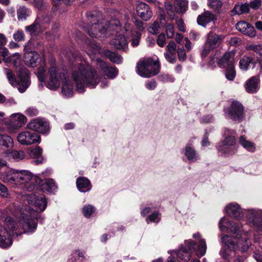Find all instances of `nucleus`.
I'll list each match as a JSON object with an SVG mask.
<instances>
[{
  "mask_svg": "<svg viewBox=\"0 0 262 262\" xmlns=\"http://www.w3.org/2000/svg\"><path fill=\"white\" fill-rule=\"evenodd\" d=\"M10 157L15 160H23L25 158V154L23 151L13 150L10 152Z\"/></svg>",
  "mask_w": 262,
  "mask_h": 262,
  "instance_id": "obj_47",
  "label": "nucleus"
},
{
  "mask_svg": "<svg viewBox=\"0 0 262 262\" xmlns=\"http://www.w3.org/2000/svg\"><path fill=\"white\" fill-rule=\"evenodd\" d=\"M62 94L67 97H71L73 94V86L69 80L65 79L62 87Z\"/></svg>",
  "mask_w": 262,
  "mask_h": 262,
  "instance_id": "obj_36",
  "label": "nucleus"
},
{
  "mask_svg": "<svg viewBox=\"0 0 262 262\" xmlns=\"http://www.w3.org/2000/svg\"><path fill=\"white\" fill-rule=\"evenodd\" d=\"M216 20V15L212 12L207 10L198 16L197 23L200 26L206 27L208 24L211 22L214 23Z\"/></svg>",
  "mask_w": 262,
  "mask_h": 262,
  "instance_id": "obj_16",
  "label": "nucleus"
},
{
  "mask_svg": "<svg viewBox=\"0 0 262 262\" xmlns=\"http://www.w3.org/2000/svg\"><path fill=\"white\" fill-rule=\"evenodd\" d=\"M225 69H226L225 72L226 78L230 81L233 80L236 75L235 66H233Z\"/></svg>",
  "mask_w": 262,
  "mask_h": 262,
  "instance_id": "obj_45",
  "label": "nucleus"
},
{
  "mask_svg": "<svg viewBox=\"0 0 262 262\" xmlns=\"http://www.w3.org/2000/svg\"><path fill=\"white\" fill-rule=\"evenodd\" d=\"M108 28V22L105 19H102L98 23H94L91 26H88L86 31L92 37H100L106 32Z\"/></svg>",
  "mask_w": 262,
  "mask_h": 262,
  "instance_id": "obj_8",
  "label": "nucleus"
},
{
  "mask_svg": "<svg viewBox=\"0 0 262 262\" xmlns=\"http://www.w3.org/2000/svg\"><path fill=\"white\" fill-rule=\"evenodd\" d=\"M95 211V208L94 206L88 205L85 206L83 208L82 212L84 215L86 217H89L91 215V214Z\"/></svg>",
  "mask_w": 262,
  "mask_h": 262,
  "instance_id": "obj_49",
  "label": "nucleus"
},
{
  "mask_svg": "<svg viewBox=\"0 0 262 262\" xmlns=\"http://www.w3.org/2000/svg\"><path fill=\"white\" fill-rule=\"evenodd\" d=\"M104 54L113 62L119 63L121 61V57L115 52L107 50L104 52Z\"/></svg>",
  "mask_w": 262,
  "mask_h": 262,
  "instance_id": "obj_42",
  "label": "nucleus"
},
{
  "mask_svg": "<svg viewBox=\"0 0 262 262\" xmlns=\"http://www.w3.org/2000/svg\"><path fill=\"white\" fill-rule=\"evenodd\" d=\"M26 30L31 35H36L40 30V25L35 20L32 25L26 27Z\"/></svg>",
  "mask_w": 262,
  "mask_h": 262,
  "instance_id": "obj_43",
  "label": "nucleus"
},
{
  "mask_svg": "<svg viewBox=\"0 0 262 262\" xmlns=\"http://www.w3.org/2000/svg\"><path fill=\"white\" fill-rule=\"evenodd\" d=\"M46 69L44 66H40L36 72V75L40 81H44L45 79V73Z\"/></svg>",
  "mask_w": 262,
  "mask_h": 262,
  "instance_id": "obj_51",
  "label": "nucleus"
},
{
  "mask_svg": "<svg viewBox=\"0 0 262 262\" xmlns=\"http://www.w3.org/2000/svg\"><path fill=\"white\" fill-rule=\"evenodd\" d=\"M235 53L233 51L226 52L219 60L218 65L222 69L234 66Z\"/></svg>",
  "mask_w": 262,
  "mask_h": 262,
  "instance_id": "obj_19",
  "label": "nucleus"
},
{
  "mask_svg": "<svg viewBox=\"0 0 262 262\" xmlns=\"http://www.w3.org/2000/svg\"><path fill=\"white\" fill-rule=\"evenodd\" d=\"M24 61L26 64L32 68L36 66L39 55L34 51L26 52L24 55Z\"/></svg>",
  "mask_w": 262,
  "mask_h": 262,
  "instance_id": "obj_26",
  "label": "nucleus"
},
{
  "mask_svg": "<svg viewBox=\"0 0 262 262\" xmlns=\"http://www.w3.org/2000/svg\"><path fill=\"white\" fill-rule=\"evenodd\" d=\"M71 77L79 93L83 92L85 86L95 88L100 81L96 70L85 60L79 58L75 59L71 71Z\"/></svg>",
  "mask_w": 262,
  "mask_h": 262,
  "instance_id": "obj_1",
  "label": "nucleus"
},
{
  "mask_svg": "<svg viewBox=\"0 0 262 262\" xmlns=\"http://www.w3.org/2000/svg\"><path fill=\"white\" fill-rule=\"evenodd\" d=\"M248 221L251 226L262 234V219L257 212L253 210H249Z\"/></svg>",
  "mask_w": 262,
  "mask_h": 262,
  "instance_id": "obj_15",
  "label": "nucleus"
},
{
  "mask_svg": "<svg viewBox=\"0 0 262 262\" xmlns=\"http://www.w3.org/2000/svg\"><path fill=\"white\" fill-rule=\"evenodd\" d=\"M157 43L160 47H163L165 43V36L163 33L160 34L157 39Z\"/></svg>",
  "mask_w": 262,
  "mask_h": 262,
  "instance_id": "obj_64",
  "label": "nucleus"
},
{
  "mask_svg": "<svg viewBox=\"0 0 262 262\" xmlns=\"http://www.w3.org/2000/svg\"><path fill=\"white\" fill-rule=\"evenodd\" d=\"M15 213L16 211L13 213L14 217L7 216L5 219L4 229L12 233L13 235L18 236L23 234V232L20 230L18 221L15 216Z\"/></svg>",
  "mask_w": 262,
  "mask_h": 262,
  "instance_id": "obj_11",
  "label": "nucleus"
},
{
  "mask_svg": "<svg viewBox=\"0 0 262 262\" xmlns=\"http://www.w3.org/2000/svg\"><path fill=\"white\" fill-rule=\"evenodd\" d=\"M41 189L43 191L51 193L56 190L57 186L53 179H46L42 181Z\"/></svg>",
  "mask_w": 262,
  "mask_h": 262,
  "instance_id": "obj_31",
  "label": "nucleus"
},
{
  "mask_svg": "<svg viewBox=\"0 0 262 262\" xmlns=\"http://www.w3.org/2000/svg\"><path fill=\"white\" fill-rule=\"evenodd\" d=\"M24 33L21 31H18L13 34V38L15 41H20L24 40Z\"/></svg>",
  "mask_w": 262,
  "mask_h": 262,
  "instance_id": "obj_62",
  "label": "nucleus"
},
{
  "mask_svg": "<svg viewBox=\"0 0 262 262\" xmlns=\"http://www.w3.org/2000/svg\"><path fill=\"white\" fill-rule=\"evenodd\" d=\"M235 144V138L233 136L227 137L219 146V150L223 152H229V149Z\"/></svg>",
  "mask_w": 262,
  "mask_h": 262,
  "instance_id": "obj_29",
  "label": "nucleus"
},
{
  "mask_svg": "<svg viewBox=\"0 0 262 262\" xmlns=\"http://www.w3.org/2000/svg\"><path fill=\"white\" fill-rule=\"evenodd\" d=\"M11 235H13L4 227L0 226V246L3 248H6L10 246L12 243Z\"/></svg>",
  "mask_w": 262,
  "mask_h": 262,
  "instance_id": "obj_23",
  "label": "nucleus"
},
{
  "mask_svg": "<svg viewBox=\"0 0 262 262\" xmlns=\"http://www.w3.org/2000/svg\"><path fill=\"white\" fill-rule=\"evenodd\" d=\"M33 5L35 8L38 10H41L44 8L46 3L43 0H33Z\"/></svg>",
  "mask_w": 262,
  "mask_h": 262,
  "instance_id": "obj_58",
  "label": "nucleus"
},
{
  "mask_svg": "<svg viewBox=\"0 0 262 262\" xmlns=\"http://www.w3.org/2000/svg\"><path fill=\"white\" fill-rule=\"evenodd\" d=\"M0 55L3 57V60L5 62H8V58L10 56L8 49L5 46L0 48Z\"/></svg>",
  "mask_w": 262,
  "mask_h": 262,
  "instance_id": "obj_54",
  "label": "nucleus"
},
{
  "mask_svg": "<svg viewBox=\"0 0 262 262\" xmlns=\"http://www.w3.org/2000/svg\"><path fill=\"white\" fill-rule=\"evenodd\" d=\"M42 153V149L39 146H35L34 148L30 149V155L34 158H38L36 160V163H41L43 161V158L41 156Z\"/></svg>",
  "mask_w": 262,
  "mask_h": 262,
  "instance_id": "obj_34",
  "label": "nucleus"
},
{
  "mask_svg": "<svg viewBox=\"0 0 262 262\" xmlns=\"http://www.w3.org/2000/svg\"><path fill=\"white\" fill-rule=\"evenodd\" d=\"M249 9L250 6L249 4L247 3L241 4H238L235 5L231 12L233 15H240L248 13Z\"/></svg>",
  "mask_w": 262,
  "mask_h": 262,
  "instance_id": "obj_32",
  "label": "nucleus"
},
{
  "mask_svg": "<svg viewBox=\"0 0 262 262\" xmlns=\"http://www.w3.org/2000/svg\"><path fill=\"white\" fill-rule=\"evenodd\" d=\"M138 15L144 20H148L152 16L149 7L144 3H139L136 7Z\"/></svg>",
  "mask_w": 262,
  "mask_h": 262,
  "instance_id": "obj_21",
  "label": "nucleus"
},
{
  "mask_svg": "<svg viewBox=\"0 0 262 262\" xmlns=\"http://www.w3.org/2000/svg\"><path fill=\"white\" fill-rule=\"evenodd\" d=\"M27 121V118L23 114L16 113L11 116V122L16 128L21 127Z\"/></svg>",
  "mask_w": 262,
  "mask_h": 262,
  "instance_id": "obj_27",
  "label": "nucleus"
},
{
  "mask_svg": "<svg viewBox=\"0 0 262 262\" xmlns=\"http://www.w3.org/2000/svg\"><path fill=\"white\" fill-rule=\"evenodd\" d=\"M259 81L258 76H254L250 78L245 84L246 91L249 93L256 92L258 89Z\"/></svg>",
  "mask_w": 262,
  "mask_h": 262,
  "instance_id": "obj_25",
  "label": "nucleus"
},
{
  "mask_svg": "<svg viewBox=\"0 0 262 262\" xmlns=\"http://www.w3.org/2000/svg\"><path fill=\"white\" fill-rule=\"evenodd\" d=\"M160 220V214L158 212H155L150 215L147 219L146 221L148 223V221L151 222L158 223Z\"/></svg>",
  "mask_w": 262,
  "mask_h": 262,
  "instance_id": "obj_52",
  "label": "nucleus"
},
{
  "mask_svg": "<svg viewBox=\"0 0 262 262\" xmlns=\"http://www.w3.org/2000/svg\"><path fill=\"white\" fill-rule=\"evenodd\" d=\"M147 61H150L149 71L151 72V76L158 74L160 70V64L158 60H154L152 58H147Z\"/></svg>",
  "mask_w": 262,
  "mask_h": 262,
  "instance_id": "obj_37",
  "label": "nucleus"
},
{
  "mask_svg": "<svg viewBox=\"0 0 262 262\" xmlns=\"http://www.w3.org/2000/svg\"><path fill=\"white\" fill-rule=\"evenodd\" d=\"M76 185L78 190L82 192L89 191L92 187L90 181L84 177H80L77 179Z\"/></svg>",
  "mask_w": 262,
  "mask_h": 262,
  "instance_id": "obj_28",
  "label": "nucleus"
},
{
  "mask_svg": "<svg viewBox=\"0 0 262 262\" xmlns=\"http://www.w3.org/2000/svg\"><path fill=\"white\" fill-rule=\"evenodd\" d=\"M30 11L24 6L19 7L17 10V14L19 20H24L30 14Z\"/></svg>",
  "mask_w": 262,
  "mask_h": 262,
  "instance_id": "obj_41",
  "label": "nucleus"
},
{
  "mask_svg": "<svg viewBox=\"0 0 262 262\" xmlns=\"http://www.w3.org/2000/svg\"><path fill=\"white\" fill-rule=\"evenodd\" d=\"M191 144H188L185 149V155L189 160L194 161L197 156L195 150L191 147Z\"/></svg>",
  "mask_w": 262,
  "mask_h": 262,
  "instance_id": "obj_38",
  "label": "nucleus"
},
{
  "mask_svg": "<svg viewBox=\"0 0 262 262\" xmlns=\"http://www.w3.org/2000/svg\"><path fill=\"white\" fill-rule=\"evenodd\" d=\"M141 34L138 32H136V35L133 38L132 40V45L133 47H135L138 46L140 39Z\"/></svg>",
  "mask_w": 262,
  "mask_h": 262,
  "instance_id": "obj_63",
  "label": "nucleus"
},
{
  "mask_svg": "<svg viewBox=\"0 0 262 262\" xmlns=\"http://www.w3.org/2000/svg\"><path fill=\"white\" fill-rule=\"evenodd\" d=\"M176 53L165 52L164 54L166 59L171 63H174L176 61Z\"/></svg>",
  "mask_w": 262,
  "mask_h": 262,
  "instance_id": "obj_56",
  "label": "nucleus"
},
{
  "mask_svg": "<svg viewBox=\"0 0 262 262\" xmlns=\"http://www.w3.org/2000/svg\"><path fill=\"white\" fill-rule=\"evenodd\" d=\"M18 142L23 145H29L40 143V136L37 133L25 130L18 134L17 137Z\"/></svg>",
  "mask_w": 262,
  "mask_h": 262,
  "instance_id": "obj_9",
  "label": "nucleus"
},
{
  "mask_svg": "<svg viewBox=\"0 0 262 262\" xmlns=\"http://www.w3.org/2000/svg\"><path fill=\"white\" fill-rule=\"evenodd\" d=\"M0 179L4 182L15 185H21L30 182L31 184H39L40 179L34 176L27 170L8 169L1 172Z\"/></svg>",
  "mask_w": 262,
  "mask_h": 262,
  "instance_id": "obj_2",
  "label": "nucleus"
},
{
  "mask_svg": "<svg viewBox=\"0 0 262 262\" xmlns=\"http://www.w3.org/2000/svg\"><path fill=\"white\" fill-rule=\"evenodd\" d=\"M252 58L251 57L245 56L239 61V67L243 70H247L249 64L252 62Z\"/></svg>",
  "mask_w": 262,
  "mask_h": 262,
  "instance_id": "obj_44",
  "label": "nucleus"
},
{
  "mask_svg": "<svg viewBox=\"0 0 262 262\" xmlns=\"http://www.w3.org/2000/svg\"><path fill=\"white\" fill-rule=\"evenodd\" d=\"M206 245L204 239H201L199 242L198 254L200 256L204 255L206 253Z\"/></svg>",
  "mask_w": 262,
  "mask_h": 262,
  "instance_id": "obj_50",
  "label": "nucleus"
},
{
  "mask_svg": "<svg viewBox=\"0 0 262 262\" xmlns=\"http://www.w3.org/2000/svg\"><path fill=\"white\" fill-rule=\"evenodd\" d=\"M225 38L223 35H218L213 32H209L206 36V40L201 51L202 58H205L214 49L218 48Z\"/></svg>",
  "mask_w": 262,
  "mask_h": 262,
  "instance_id": "obj_7",
  "label": "nucleus"
},
{
  "mask_svg": "<svg viewBox=\"0 0 262 262\" xmlns=\"http://www.w3.org/2000/svg\"><path fill=\"white\" fill-rule=\"evenodd\" d=\"M178 58L180 61H184L186 58V54L183 48H178L177 50Z\"/></svg>",
  "mask_w": 262,
  "mask_h": 262,
  "instance_id": "obj_61",
  "label": "nucleus"
},
{
  "mask_svg": "<svg viewBox=\"0 0 262 262\" xmlns=\"http://www.w3.org/2000/svg\"><path fill=\"white\" fill-rule=\"evenodd\" d=\"M243 110L241 103L233 101L226 113L229 118L235 121H240L243 118Z\"/></svg>",
  "mask_w": 262,
  "mask_h": 262,
  "instance_id": "obj_13",
  "label": "nucleus"
},
{
  "mask_svg": "<svg viewBox=\"0 0 262 262\" xmlns=\"http://www.w3.org/2000/svg\"><path fill=\"white\" fill-rule=\"evenodd\" d=\"M166 33L167 37L172 38L174 35V28L173 25L168 24L166 26Z\"/></svg>",
  "mask_w": 262,
  "mask_h": 262,
  "instance_id": "obj_53",
  "label": "nucleus"
},
{
  "mask_svg": "<svg viewBox=\"0 0 262 262\" xmlns=\"http://www.w3.org/2000/svg\"><path fill=\"white\" fill-rule=\"evenodd\" d=\"M239 141L243 147L249 151L254 152L255 150V145L254 143L247 140L245 136H241Z\"/></svg>",
  "mask_w": 262,
  "mask_h": 262,
  "instance_id": "obj_35",
  "label": "nucleus"
},
{
  "mask_svg": "<svg viewBox=\"0 0 262 262\" xmlns=\"http://www.w3.org/2000/svg\"><path fill=\"white\" fill-rule=\"evenodd\" d=\"M208 6L219 14L225 13L231 8L229 3L223 4L221 0L210 1L208 2Z\"/></svg>",
  "mask_w": 262,
  "mask_h": 262,
  "instance_id": "obj_18",
  "label": "nucleus"
},
{
  "mask_svg": "<svg viewBox=\"0 0 262 262\" xmlns=\"http://www.w3.org/2000/svg\"><path fill=\"white\" fill-rule=\"evenodd\" d=\"M15 216L18 220L20 230L24 233L33 232L37 227V223L34 219H38L39 215L35 214V217L27 209L21 208L16 210Z\"/></svg>",
  "mask_w": 262,
  "mask_h": 262,
  "instance_id": "obj_5",
  "label": "nucleus"
},
{
  "mask_svg": "<svg viewBox=\"0 0 262 262\" xmlns=\"http://www.w3.org/2000/svg\"><path fill=\"white\" fill-rule=\"evenodd\" d=\"M29 206L26 207L30 213L35 217V214L39 215V213L43 211L46 208L47 202L43 194L31 193L27 196Z\"/></svg>",
  "mask_w": 262,
  "mask_h": 262,
  "instance_id": "obj_6",
  "label": "nucleus"
},
{
  "mask_svg": "<svg viewBox=\"0 0 262 262\" xmlns=\"http://www.w3.org/2000/svg\"><path fill=\"white\" fill-rule=\"evenodd\" d=\"M8 63L12 62L15 67H19L20 63V55L18 53H14L8 58Z\"/></svg>",
  "mask_w": 262,
  "mask_h": 262,
  "instance_id": "obj_46",
  "label": "nucleus"
},
{
  "mask_svg": "<svg viewBox=\"0 0 262 262\" xmlns=\"http://www.w3.org/2000/svg\"><path fill=\"white\" fill-rule=\"evenodd\" d=\"M174 9L179 13H183L186 10L187 4L182 0H176L174 3Z\"/></svg>",
  "mask_w": 262,
  "mask_h": 262,
  "instance_id": "obj_40",
  "label": "nucleus"
},
{
  "mask_svg": "<svg viewBox=\"0 0 262 262\" xmlns=\"http://www.w3.org/2000/svg\"><path fill=\"white\" fill-rule=\"evenodd\" d=\"M49 73L50 76L47 86L52 90L58 88L60 86V80L65 78L64 73L59 72L57 68L54 66L51 67Z\"/></svg>",
  "mask_w": 262,
  "mask_h": 262,
  "instance_id": "obj_10",
  "label": "nucleus"
},
{
  "mask_svg": "<svg viewBox=\"0 0 262 262\" xmlns=\"http://www.w3.org/2000/svg\"><path fill=\"white\" fill-rule=\"evenodd\" d=\"M96 64L101 72L110 78H114L118 75V71L115 67L110 66L99 58L96 59Z\"/></svg>",
  "mask_w": 262,
  "mask_h": 262,
  "instance_id": "obj_14",
  "label": "nucleus"
},
{
  "mask_svg": "<svg viewBox=\"0 0 262 262\" xmlns=\"http://www.w3.org/2000/svg\"><path fill=\"white\" fill-rule=\"evenodd\" d=\"M236 29L241 33L250 37H254L256 35L254 27L244 21L238 22L236 25Z\"/></svg>",
  "mask_w": 262,
  "mask_h": 262,
  "instance_id": "obj_22",
  "label": "nucleus"
},
{
  "mask_svg": "<svg viewBox=\"0 0 262 262\" xmlns=\"http://www.w3.org/2000/svg\"><path fill=\"white\" fill-rule=\"evenodd\" d=\"M226 213L231 217L239 219L243 216L242 209L237 204H230L225 208Z\"/></svg>",
  "mask_w": 262,
  "mask_h": 262,
  "instance_id": "obj_24",
  "label": "nucleus"
},
{
  "mask_svg": "<svg viewBox=\"0 0 262 262\" xmlns=\"http://www.w3.org/2000/svg\"><path fill=\"white\" fill-rule=\"evenodd\" d=\"M176 45L173 41H170L167 47H166V52L168 53H176Z\"/></svg>",
  "mask_w": 262,
  "mask_h": 262,
  "instance_id": "obj_60",
  "label": "nucleus"
},
{
  "mask_svg": "<svg viewBox=\"0 0 262 262\" xmlns=\"http://www.w3.org/2000/svg\"><path fill=\"white\" fill-rule=\"evenodd\" d=\"M247 49L252 51L260 55L261 54V52L262 51V48L259 45H250L248 46Z\"/></svg>",
  "mask_w": 262,
  "mask_h": 262,
  "instance_id": "obj_55",
  "label": "nucleus"
},
{
  "mask_svg": "<svg viewBox=\"0 0 262 262\" xmlns=\"http://www.w3.org/2000/svg\"><path fill=\"white\" fill-rule=\"evenodd\" d=\"M177 256L180 259L188 261L191 257V252L185 248L181 247L177 252Z\"/></svg>",
  "mask_w": 262,
  "mask_h": 262,
  "instance_id": "obj_39",
  "label": "nucleus"
},
{
  "mask_svg": "<svg viewBox=\"0 0 262 262\" xmlns=\"http://www.w3.org/2000/svg\"><path fill=\"white\" fill-rule=\"evenodd\" d=\"M219 228L222 231H224L225 229H229L232 232L236 233L238 231H240L241 226L237 223H233L229 221L227 219L223 217L219 222Z\"/></svg>",
  "mask_w": 262,
  "mask_h": 262,
  "instance_id": "obj_20",
  "label": "nucleus"
},
{
  "mask_svg": "<svg viewBox=\"0 0 262 262\" xmlns=\"http://www.w3.org/2000/svg\"><path fill=\"white\" fill-rule=\"evenodd\" d=\"M165 9L168 15L171 17V19H173L174 17V13L172 11V5L169 3H165Z\"/></svg>",
  "mask_w": 262,
  "mask_h": 262,
  "instance_id": "obj_59",
  "label": "nucleus"
},
{
  "mask_svg": "<svg viewBox=\"0 0 262 262\" xmlns=\"http://www.w3.org/2000/svg\"><path fill=\"white\" fill-rule=\"evenodd\" d=\"M147 61V59L140 60L137 64V73L141 76L146 78L151 77V72L149 71L150 65L151 62Z\"/></svg>",
  "mask_w": 262,
  "mask_h": 262,
  "instance_id": "obj_17",
  "label": "nucleus"
},
{
  "mask_svg": "<svg viewBox=\"0 0 262 262\" xmlns=\"http://www.w3.org/2000/svg\"><path fill=\"white\" fill-rule=\"evenodd\" d=\"M224 247L221 251V255L224 259H228L233 256L239 250L244 252L247 251L251 245V242L247 236L242 237L238 241L235 238L224 235L221 238Z\"/></svg>",
  "mask_w": 262,
  "mask_h": 262,
  "instance_id": "obj_3",
  "label": "nucleus"
},
{
  "mask_svg": "<svg viewBox=\"0 0 262 262\" xmlns=\"http://www.w3.org/2000/svg\"><path fill=\"white\" fill-rule=\"evenodd\" d=\"M111 43L118 49L125 50L127 48V42L123 35H119L113 39Z\"/></svg>",
  "mask_w": 262,
  "mask_h": 262,
  "instance_id": "obj_30",
  "label": "nucleus"
},
{
  "mask_svg": "<svg viewBox=\"0 0 262 262\" xmlns=\"http://www.w3.org/2000/svg\"><path fill=\"white\" fill-rule=\"evenodd\" d=\"M160 28V25L158 21H155L150 24L147 30L149 33L152 34H157Z\"/></svg>",
  "mask_w": 262,
  "mask_h": 262,
  "instance_id": "obj_48",
  "label": "nucleus"
},
{
  "mask_svg": "<svg viewBox=\"0 0 262 262\" xmlns=\"http://www.w3.org/2000/svg\"><path fill=\"white\" fill-rule=\"evenodd\" d=\"M3 71L9 83L13 86L17 85L18 91L24 93L30 84L29 71L26 68H21L18 72V81H17L13 71L7 68H4Z\"/></svg>",
  "mask_w": 262,
  "mask_h": 262,
  "instance_id": "obj_4",
  "label": "nucleus"
},
{
  "mask_svg": "<svg viewBox=\"0 0 262 262\" xmlns=\"http://www.w3.org/2000/svg\"><path fill=\"white\" fill-rule=\"evenodd\" d=\"M13 145V141L10 136L0 134V147L11 148Z\"/></svg>",
  "mask_w": 262,
  "mask_h": 262,
  "instance_id": "obj_33",
  "label": "nucleus"
},
{
  "mask_svg": "<svg viewBox=\"0 0 262 262\" xmlns=\"http://www.w3.org/2000/svg\"><path fill=\"white\" fill-rule=\"evenodd\" d=\"M27 127L32 130L45 134L49 130V123L43 118H37L29 122Z\"/></svg>",
  "mask_w": 262,
  "mask_h": 262,
  "instance_id": "obj_12",
  "label": "nucleus"
},
{
  "mask_svg": "<svg viewBox=\"0 0 262 262\" xmlns=\"http://www.w3.org/2000/svg\"><path fill=\"white\" fill-rule=\"evenodd\" d=\"M25 113L28 116L32 117L38 114V111L34 107H29L26 110Z\"/></svg>",
  "mask_w": 262,
  "mask_h": 262,
  "instance_id": "obj_57",
  "label": "nucleus"
}]
</instances>
